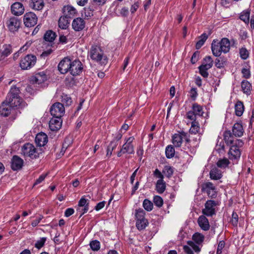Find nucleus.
I'll list each match as a JSON object with an SVG mask.
<instances>
[{
	"label": "nucleus",
	"instance_id": "f704fd0d",
	"mask_svg": "<svg viewBox=\"0 0 254 254\" xmlns=\"http://www.w3.org/2000/svg\"><path fill=\"white\" fill-rule=\"evenodd\" d=\"M173 143L176 147L181 146L183 141V136L179 134H175L172 137Z\"/></svg>",
	"mask_w": 254,
	"mask_h": 254
},
{
	"label": "nucleus",
	"instance_id": "c85d7f7f",
	"mask_svg": "<svg viewBox=\"0 0 254 254\" xmlns=\"http://www.w3.org/2000/svg\"><path fill=\"white\" fill-rule=\"evenodd\" d=\"M235 113L237 116H241L244 111L243 103L241 101H238L235 106Z\"/></svg>",
	"mask_w": 254,
	"mask_h": 254
},
{
	"label": "nucleus",
	"instance_id": "c03bdc74",
	"mask_svg": "<svg viewBox=\"0 0 254 254\" xmlns=\"http://www.w3.org/2000/svg\"><path fill=\"white\" fill-rule=\"evenodd\" d=\"M93 9L92 7L89 6L84 9V12L82 13V16H84L85 18L90 17L93 15Z\"/></svg>",
	"mask_w": 254,
	"mask_h": 254
},
{
	"label": "nucleus",
	"instance_id": "5fc2aeb1",
	"mask_svg": "<svg viewBox=\"0 0 254 254\" xmlns=\"http://www.w3.org/2000/svg\"><path fill=\"white\" fill-rule=\"evenodd\" d=\"M238 219L239 217L238 214L236 212H233L232 215V219L231 222L234 226H237L238 223Z\"/></svg>",
	"mask_w": 254,
	"mask_h": 254
},
{
	"label": "nucleus",
	"instance_id": "39448f33",
	"mask_svg": "<svg viewBox=\"0 0 254 254\" xmlns=\"http://www.w3.org/2000/svg\"><path fill=\"white\" fill-rule=\"evenodd\" d=\"M64 105L60 102L54 104L50 109L51 114L53 117H62L64 113Z\"/></svg>",
	"mask_w": 254,
	"mask_h": 254
},
{
	"label": "nucleus",
	"instance_id": "f3484780",
	"mask_svg": "<svg viewBox=\"0 0 254 254\" xmlns=\"http://www.w3.org/2000/svg\"><path fill=\"white\" fill-rule=\"evenodd\" d=\"M48 142V136L45 133L40 132L35 137V142L39 146H44Z\"/></svg>",
	"mask_w": 254,
	"mask_h": 254
},
{
	"label": "nucleus",
	"instance_id": "b1692460",
	"mask_svg": "<svg viewBox=\"0 0 254 254\" xmlns=\"http://www.w3.org/2000/svg\"><path fill=\"white\" fill-rule=\"evenodd\" d=\"M11 47L10 45H3L2 49L0 50V60H3L5 57H7L11 53Z\"/></svg>",
	"mask_w": 254,
	"mask_h": 254
},
{
	"label": "nucleus",
	"instance_id": "09e8293b",
	"mask_svg": "<svg viewBox=\"0 0 254 254\" xmlns=\"http://www.w3.org/2000/svg\"><path fill=\"white\" fill-rule=\"evenodd\" d=\"M91 249L93 251H98L100 248V244L98 241H92L90 243Z\"/></svg>",
	"mask_w": 254,
	"mask_h": 254
},
{
	"label": "nucleus",
	"instance_id": "49530a36",
	"mask_svg": "<svg viewBox=\"0 0 254 254\" xmlns=\"http://www.w3.org/2000/svg\"><path fill=\"white\" fill-rule=\"evenodd\" d=\"M250 14L249 11H243L241 13L240 16V18L246 23H249L250 20Z\"/></svg>",
	"mask_w": 254,
	"mask_h": 254
},
{
	"label": "nucleus",
	"instance_id": "20e7f679",
	"mask_svg": "<svg viewBox=\"0 0 254 254\" xmlns=\"http://www.w3.org/2000/svg\"><path fill=\"white\" fill-rule=\"evenodd\" d=\"M37 58L33 55H27L22 58L20 62V66L22 69L26 70L32 67L36 64Z\"/></svg>",
	"mask_w": 254,
	"mask_h": 254
},
{
	"label": "nucleus",
	"instance_id": "c9c22d12",
	"mask_svg": "<svg viewBox=\"0 0 254 254\" xmlns=\"http://www.w3.org/2000/svg\"><path fill=\"white\" fill-rule=\"evenodd\" d=\"M148 222L147 219H141L136 220V227L138 230L141 231L144 229L148 225Z\"/></svg>",
	"mask_w": 254,
	"mask_h": 254
},
{
	"label": "nucleus",
	"instance_id": "864d4df0",
	"mask_svg": "<svg viewBox=\"0 0 254 254\" xmlns=\"http://www.w3.org/2000/svg\"><path fill=\"white\" fill-rule=\"evenodd\" d=\"M46 239V238L45 237L41 238L40 240L36 242V243L35 244V247L38 249H41L44 245Z\"/></svg>",
	"mask_w": 254,
	"mask_h": 254
},
{
	"label": "nucleus",
	"instance_id": "ddd939ff",
	"mask_svg": "<svg viewBox=\"0 0 254 254\" xmlns=\"http://www.w3.org/2000/svg\"><path fill=\"white\" fill-rule=\"evenodd\" d=\"M61 117H53L49 122V127L52 131H57L62 127Z\"/></svg>",
	"mask_w": 254,
	"mask_h": 254
},
{
	"label": "nucleus",
	"instance_id": "37998d69",
	"mask_svg": "<svg viewBox=\"0 0 254 254\" xmlns=\"http://www.w3.org/2000/svg\"><path fill=\"white\" fill-rule=\"evenodd\" d=\"M199 129V124L196 121H192L191 123V127L190 129V133L195 134L198 132Z\"/></svg>",
	"mask_w": 254,
	"mask_h": 254
},
{
	"label": "nucleus",
	"instance_id": "72a5a7b5",
	"mask_svg": "<svg viewBox=\"0 0 254 254\" xmlns=\"http://www.w3.org/2000/svg\"><path fill=\"white\" fill-rule=\"evenodd\" d=\"M56 37V34L55 32L52 30L47 31L44 36V39L47 42H53Z\"/></svg>",
	"mask_w": 254,
	"mask_h": 254
},
{
	"label": "nucleus",
	"instance_id": "c756f323",
	"mask_svg": "<svg viewBox=\"0 0 254 254\" xmlns=\"http://www.w3.org/2000/svg\"><path fill=\"white\" fill-rule=\"evenodd\" d=\"M233 133L230 130L225 131L224 133V140L228 145H232L234 143Z\"/></svg>",
	"mask_w": 254,
	"mask_h": 254
},
{
	"label": "nucleus",
	"instance_id": "2f4dec72",
	"mask_svg": "<svg viewBox=\"0 0 254 254\" xmlns=\"http://www.w3.org/2000/svg\"><path fill=\"white\" fill-rule=\"evenodd\" d=\"M122 151L123 152V153L133 154L134 153V146L133 144L125 143L122 146Z\"/></svg>",
	"mask_w": 254,
	"mask_h": 254
},
{
	"label": "nucleus",
	"instance_id": "e433bc0d",
	"mask_svg": "<svg viewBox=\"0 0 254 254\" xmlns=\"http://www.w3.org/2000/svg\"><path fill=\"white\" fill-rule=\"evenodd\" d=\"M192 110L196 116H203V111L202 107L197 103L192 105Z\"/></svg>",
	"mask_w": 254,
	"mask_h": 254
},
{
	"label": "nucleus",
	"instance_id": "338daca9",
	"mask_svg": "<svg viewBox=\"0 0 254 254\" xmlns=\"http://www.w3.org/2000/svg\"><path fill=\"white\" fill-rule=\"evenodd\" d=\"M212 66V65L211 64H207L206 63H203L201 65L199 66L198 68H202L205 70H207L210 68H211Z\"/></svg>",
	"mask_w": 254,
	"mask_h": 254
},
{
	"label": "nucleus",
	"instance_id": "e2e57ef3",
	"mask_svg": "<svg viewBox=\"0 0 254 254\" xmlns=\"http://www.w3.org/2000/svg\"><path fill=\"white\" fill-rule=\"evenodd\" d=\"M213 65V61L210 56H207L203 59V63Z\"/></svg>",
	"mask_w": 254,
	"mask_h": 254
},
{
	"label": "nucleus",
	"instance_id": "f257e3e1",
	"mask_svg": "<svg viewBox=\"0 0 254 254\" xmlns=\"http://www.w3.org/2000/svg\"><path fill=\"white\" fill-rule=\"evenodd\" d=\"M19 88L15 86L11 87L5 101L0 105V115L1 116H8L12 107L22 106V99L19 97Z\"/></svg>",
	"mask_w": 254,
	"mask_h": 254
},
{
	"label": "nucleus",
	"instance_id": "bf43d9fd",
	"mask_svg": "<svg viewBox=\"0 0 254 254\" xmlns=\"http://www.w3.org/2000/svg\"><path fill=\"white\" fill-rule=\"evenodd\" d=\"M242 73L243 75V77L246 78H249V77L250 76V75H251L250 71L249 69L246 68H243L242 69Z\"/></svg>",
	"mask_w": 254,
	"mask_h": 254
},
{
	"label": "nucleus",
	"instance_id": "0eeeda50",
	"mask_svg": "<svg viewBox=\"0 0 254 254\" xmlns=\"http://www.w3.org/2000/svg\"><path fill=\"white\" fill-rule=\"evenodd\" d=\"M71 61L68 57H65L59 63L58 68L61 73L65 74L69 72Z\"/></svg>",
	"mask_w": 254,
	"mask_h": 254
},
{
	"label": "nucleus",
	"instance_id": "de8ad7c7",
	"mask_svg": "<svg viewBox=\"0 0 254 254\" xmlns=\"http://www.w3.org/2000/svg\"><path fill=\"white\" fill-rule=\"evenodd\" d=\"M229 164V160L226 158H224L223 159L219 160L217 163V165L218 167L224 168L226 167Z\"/></svg>",
	"mask_w": 254,
	"mask_h": 254
},
{
	"label": "nucleus",
	"instance_id": "6e6d98bb",
	"mask_svg": "<svg viewBox=\"0 0 254 254\" xmlns=\"http://www.w3.org/2000/svg\"><path fill=\"white\" fill-rule=\"evenodd\" d=\"M225 246V242L224 241H221L218 244L216 254H221L222 250Z\"/></svg>",
	"mask_w": 254,
	"mask_h": 254
},
{
	"label": "nucleus",
	"instance_id": "4468645a",
	"mask_svg": "<svg viewBox=\"0 0 254 254\" xmlns=\"http://www.w3.org/2000/svg\"><path fill=\"white\" fill-rule=\"evenodd\" d=\"M23 159L17 155H14L11 160V168L14 171L20 170L23 166Z\"/></svg>",
	"mask_w": 254,
	"mask_h": 254
},
{
	"label": "nucleus",
	"instance_id": "cd10ccee",
	"mask_svg": "<svg viewBox=\"0 0 254 254\" xmlns=\"http://www.w3.org/2000/svg\"><path fill=\"white\" fill-rule=\"evenodd\" d=\"M69 18L67 17L66 16L64 15L63 16H61L59 20L58 24L60 28H61L62 29H66L68 25L69 24V22L68 20Z\"/></svg>",
	"mask_w": 254,
	"mask_h": 254
},
{
	"label": "nucleus",
	"instance_id": "4d7b16f0",
	"mask_svg": "<svg viewBox=\"0 0 254 254\" xmlns=\"http://www.w3.org/2000/svg\"><path fill=\"white\" fill-rule=\"evenodd\" d=\"M196 116V115L192 110L187 113V118L190 120H192L193 121H195Z\"/></svg>",
	"mask_w": 254,
	"mask_h": 254
},
{
	"label": "nucleus",
	"instance_id": "393cba45",
	"mask_svg": "<svg viewBox=\"0 0 254 254\" xmlns=\"http://www.w3.org/2000/svg\"><path fill=\"white\" fill-rule=\"evenodd\" d=\"M209 175L211 179L214 180H218L222 177L221 171L216 168L212 169L210 171Z\"/></svg>",
	"mask_w": 254,
	"mask_h": 254
},
{
	"label": "nucleus",
	"instance_id": "2eb2a0df",
	"mask_svg": "<svg viewBox=\"0 0 254 254\" xmlns=\"http://www.w3.org/2000/svg\"><path fill=\"white\" fill-rule=\"evenodd\" d=\"M11 10L13 14L18 16L24 13V8L21 3L16 2L11 5Z\"/></svg>",
	"mask_w": 254,
	"mask_h": 254
},
{
	"label": "nucleus",
	"instance_id": "4be33fe9",
	"mask_svg": "<svg viewBox=\"0 0 254 254\" xmlns=\"http://www.w3.org/2000/svg\"><path fill=\"white\" fill-rule=\"evenodd\" d=\"M219 44H220L221 51H222L224 53H228L230 49V42L228 39L224 38L219 42Z\"/></svg>",
	"mask_w": 254,
	"mask_h": 254
},
{
	"label": "nucleus",
	"instance_id": "6ab92c4d",
	"mask_svg": "<svg viewBox=\"0 0 254 254\" xmlns=\"http://www.w3.org/2000/svg\"><path fill=\"white\" fill-rule=\"evenodd\" d=\"M220 44H219L218 40H213L211 44V50L213 55L215 57H219L222 51H221Z\"/></svg>",
	"mask_w": 254,
	"mask_h": 254
},
{
	"label": "nucleus",
	"instance_id": "5701e85b",
	"mask_svg": "<svg viewBox=\"0 0 254 254\" xmlns=\"http://www.w3.org/2000/svg\"><path fill=\"white\" fill-rule=\"evenodd\" d=\"M84 207L83 212L80 213V217H81L84 213H86L89 209V205L87 203V199L84 197H82L78 202V210L80 211L81 207Z\"/></svg>",
	"mask_w": 254,
	"mask_h": 254
},
{
	"label": "nucleus",
	"instance_id": "ea45409f",
	"mask_svg": "<svg viewBox=\"0 0 254 254\" xmlns=\"http://www.w3.org/2000/svg\"><path fill=\"white\" fill-rule=\"evenodd\" d=\"M175 151L174 147L171 145L166 147L165 150V153L167 158H171L174 157Z\"/></svg>",
	"mask_w": 254,
	"mask_h": 254
},
{
	"label": "nucleus",
	"instance_id": "0e129e2a",
	"mask_svg": "<svg viewBox=\"0 0 254 254\" xmlns=\"http://www.w3.org/2000/svg\"><path fill=\"white\" fill-rule=\"evenodd\" d=\"M74 210L73 208H69L66 209L64 212V215L65 217H69L74 213Z\"/></svg>",
	"mask_w": 254,
	"mask_h": 254
},
{
	"label": "nucleus",
	"instance_id": "a211bd4d",
	"mask_svg": "<svg viewBox=\"0 0 254 254\" xmlns=\"http://www.w3.org/2000/svg\"><path fill=\"white\" fill-rule=\"evenodd\" d=\"M198 224L199 227L204 231H207L209 229L210 225L208 220L205 216L201 215L199 216L197 220Z\"/></svg>",
	"mask_w": 254,
	"mask_h": 254
},
{
	"label": "nucleus",
	"instance_id": "1a4fd4ad",
	"mask_svg": "<svg viewBox=\"0 0 254 254\" xmlns=\"http://www.w3.org/2000/svg\"><path fill=\"white\" fill-rule=\"evenodd\" d=\"M217 203L214 200H208L205 204V208L202 210L203 214L207 216H211L215 214V207Z\"/></svg>",
	"mask_w": 254,
	"mask_h": 254
},
{
	"label": "nucleus",
	"instance_id": "3c124183",
	"mask_svg": "<svg viewBox=\"0 0 254 254\" xmlns=\"http://www.w3.org/2000/svg\"><path fill=\"white\" fill-rule=\"evenodd\" d=\"M240 55L243 60H246L249 57V52L245 48H242L240 49Z\"/></svg>",
	"mask_w": 254,
	"mask_h": 254
},
{
	"label": "nucleus",
	"instance_id": "dca6fc26",
	"mask_svg": "<svg viewBox=\"0 0 254 254\" xmlns=\"http://www.w3.org/2000/svg\"><path fill=\"white\" fill-rule=\"evenodd\" d=\"M85 21L80 17L74 19L72 23V28L76 31H80L85 27Z\"/></svg>",
	"mask_w": 254,
	"mask_h": 254
},
{
	"label": "nucleus",
	"instance_id": "7ed1b4c3",
	"mask_svg": "<svg viewBox=\"0 0 254 254\" xmlns=\"http://www.w3.org/2000/svg\"><path fill=\"white\" fill-rule=\"evenodd\" d=\"M90 57L93 60L99 62L101 64H105L107 63V59L103 56V52L100 47L92 46L90 51Z\"/></svg>",
	"mask_w": 254,
	"mask_h": 254
},
{
	"label": "nucleus",
	"instance_id": "6e6552de",
	"mask_svg": "<svg viewBox=\"0 0 254 254\" xmlns=\"http://www.w3.org/2000/svg\"><path fill=\"white\" fill-rule=\"evenodd\" d=\"M69 72L73 76L79 75L83 69V66L81 62L78 60L71 61Z\"/></svg>",
	"mask_w": 254,
	"mask_h": 254
},
{
	"label": "nucleus",
	"instance_id": "680f3d73",
	"mask_svg": "<svg viewBox=\"0 0 254 254\" xmlns=\"http://www.w3.org/2000/svg\"><path fill=\"white\" fill-rule=\"evenodd\" d=\"M46 175H41L38 179H37L35 182L34 183V186H35V185H37L40 183H41L42 181H43L44 180V179H45L46 177Z\"/></svg>",
	"mask_w": 254,
	"mask_h": 254
},
{
	"label": "nucleus",
	"instance_id": "473e14b6",
	"mask_svg": "<svg viewBox=\"0 0 254 254\" xmlns=\"http://www.w3.org/2000/svg\"><path fill=\"white\" fill-rule=\"evenodd\" d=\"M229 154L231 155L234 158L237 159L241 156V152L236 145H233L230 148Z\"/></svg>",
	"mask_w": 254,
	"mask_h": 254
},
{
	"label": "nucleus",
	"instance_id": "bb28decb",
	"mask_svg": "<svg viewBox=\"0 0 254 254\" xmlns=\"http://www.w3.org/2000/svg\"><path fill=\"white\" fill-rule=\"evenodd\" d=\"M44 1L43 0H31L30 6L35 10H40L44 7Z\"/></svg>",
	"mask_w": 254,
	"mask_h": 254
},
{
	"label": "nucleus",
	"instance_id": "f8f14e48",
	"mask_svg": "<svg viewBox=\"0 0 254 254\" xmlns=\"http://www.w3.org/2000/svg\"><path fill=\"white\" fill-rule=\"evenodd\" d=\"M47 75L44 71H40L36 73L31 78V82L33 84H40L47 80Z\"/></svg>",
	"mask_w": 254,
	"mask_h": 254
},
{
	"label": "nucleus",
	"instance_id": "9d476101",
	"mask_svg": "<svg viewBox=\"0 0 254 254\" xmlns=\"http://www.w3.org/2000/svg\"><path fill=\"white\" fill-rule=\"evenodd\" d=\"M202 191L207 193L211 198H215L217 196L216 188L211 182H206L202 185Z\"/></svg>",
	"mask_w": 254,
	"mask_h": 254
},
{
	"label": "nucleus",
	"instance_id": "8fccbe9b",
	"mask_svg": "<svg viewBox=\"0 0 254 254\" xmlns=\"http://www.w3.org/2000/svg\"><path fill=\"white\" fill-rule=\"evenodd\" d=\"M62 101L65 105V106H70L72 103L71 98L67 95L64 94L62 96Z\"/></svg>",
	"mask_w": 254,
	"mask_h": 254
},
{
	"label": "nucleus",
	"instance_id": "a18cd8bd",
	"mask_svg": "<svg viewBox=\"0 0 254 254\" xmlns=\"http://www.w3.org/2000/svg\"><path fill=\"white\" fill-rule=\"evenodd\" d=\"M145 214V213L142 209L139 208L138 209H136L135 210V214L136 220L141 219H146L144 217Z\"/></svg>",
	"mask_w": 254,
	"mask_h": 254
},
{
	"label": "nucleus",
	"instance_id": "58836bf2",
	"mask_svg": "<svg viewBox=\"0 0 254 254\" xmlns=\"http://www.w3.org/2000/svg\"><path fill=\"white\" fill-rule=\"evenodd\" d=\"M204 239V236L199 233H195L192 236V240L194 242L198 245H199L202 243Z\"/></svg>",
	"mask_w": 254,
	"mask_h": 254
},
{
	"label": "nucleus",
	"instance_id": "603ef678",
	"mask_svg": "<svg viewBox=\"0 0 254 254\" xmlns=\"http://www.w3.org/2000/svg\"><path fill=\"white\" fill-rule=\"evenodd\" d=\"M153 202L155 205L158 207H161L163 204V200L161 197L156 195L154 197Z\"/></svg>",
	"mask_w": 254,
	"mask_h": 254
},
{
	"label": "nucleus",
	"instance_id": "9b49d317",
	"mask_svg": "<svg viewBox=\"0 0 254 254\" xmlns=\"http://www.w3.org/2000/svg\"><path fill=\"white\" fill-rule=\"evenodd\" d=\"M20 21L16 17H12L6 22L7 26L11 32L17 31L20 26Z\"/></svg>",
	"mask_w": 254,
	"mask_h": 254
},
{
	"label": "nucleus",
	"instance_id": "aec40b11",
	"mask_svg": "<svg viewBox=\"0 0 254 254\" xmlns=\"http://www.w3.org/2000/svg\"><path fill=\"white\" fill-rule=\"evenodd\" d=\"M232 133L236 137H241L243 135L244 129L240 123H235L232 128Z\"/></svg>",
	"mask_w": 254,
	"mask_h": 254
},
{
	"label": "nucleus",
	"instance_id": "052dcab7",
	"mask_svg": "<svg viewBox=\"0 0 254 254\" xmlns=\"http://www.w3.org/2000/svg\"><path fill=\"white\" fill-rule=\"evenodd\" d=\"M154 175L157 178H158L159 180H163L164 176L161 172L157 169H156L154 172Z\"/></svg>",
	"mask_w": 254,
	"mask_h": 254
},
{
	"label": "nucleus",
	"instance_id": "412c9836",
	"mask_svg": "<svg viewBox=\"0 0 254 254\" xmlns=\"http://www.w3.org/2000/svg\"><path fill=\"white\" fill-rule=\"evenodd\" d=\"M76 11V9L73 6L70 5L64 6L63 8L64 15L69 18L73 17L75 14Z\"/></svg>",
	"mask_w": 254,
	"mask_h": 254
},
{
	"label": "nucleus",
	"instance_id": "a19ab883",
	"mask_svg": "<svg viewBox=\"0 0 254 254\" xmlns=\"http://www.w3.org/2000/svg\"><path fill=\"white\" fill-rule=\"evenodd\" d=\"M143 208L147 211H150L153 208V203L148 199H145L142 204Z\"/></svg>",
	"mask_w": 254,
	"mask_h": 254
},
{
	"label": "nucleus",
	"instance_id": "4c0bfd02",
	"mask_svg": "<svg viewBox=\"0 0 254 254\" xmlns=\"http://www.w3.org/2000/svg\"><path fill=\"white\" fill-rule=\"evenodd\" d=\"M208 38V36L205 33L202 34L199 36V40L197 42L195 45V48L197 50L199 49L201 46L204 44L205 41Z\"/></svg>",
	"mask_w": 254,
	"mask_h": 254
},
{
	"label": "nucleus",
	"instance_id": "79ce46f5",
	"mask_svg": "<svg viewBox=\"0 0 254 254\" xmlns=\"http://www.w3.org/2000/svg\"><path fill=\"white\" fill-rule=\"evenodd\" d=\"M163 173L166 177L170 178L173 174L174 169L173 167L170 166H165L163 170Z\"/></svg>",
	"mask_w": 254,
	"mask_h": 254
},
{
	"label": "nucleus",
	"instance_id": "a878e982",
	"mask_svg": "<svg viewBox=\"0 0 254 254\" xmlns=\"http://www.w3.org/2000/svg\"><path fill=\"white\" fill-rule=\"evenodd\" d=\"M241 87L244 93L249 95L251 94L252 85L247 80H243L241 83Z\"/></svg>",
	"mask_w": 254,
	"mask_h": 254
},
{
	"label": "nucleus",
	"instance_id": "13d9d810",
	"mask_svg": "<svg viewBox=\"0 0 254 254\" xmlns=\"http://www.w3.org/2000/svg\"><path fill=\"white\" fill-rule=\"evenodd\" d=\"M189 245L192 247L193 250L195 252H199L200 251V248L197 245L194 243V242L190 241L188 242Z\"/></svg>",
	"mask_w": 254,
	"mask_h": 254
},
{
	"label": "nucleus",
	"instance_id": "774afa93",
	"mask_svg": "<svg viewBox=\"0 0 254 254\" xmlns=\"http://www.w3.org/2000/svg\"><path fill=\"white\" fill-rule=\"evenodd\" d=\"M139 7V3L136 2L132 4L130 8V12L131 13H134Z\"/></svg>",
	"mask_w": 254,
	"mask_h": 254
},
{
	"label": "nucleus",
	"instance_id": "f03ea898",
	"mask_svg": "<svg viewBox=\"0 0 254 254\" xmlns=\"http://www.w3.org/2000/svg\"><path fill=\"white\" fill-rule=\"evenodd\" d=\"M21 154L25 157H29L32 159L38 158L42 153L41 149L36 148L32 144L27 143L21 147Z\"/></svg>",
	"mask_w": 254,
	"mask_h": 254
},
{
	"label": "nucleus",
	"instance_id": "7c9ffc66",
	"mask_svg": "<svg viewBox=\"0 0 254 254\" xmlns=\"http://www.w3.org/2000/svg\"><path fill=\"white\" fill-rule=\"evenodd\" d=\"M156 189L159 193H162L166 190V183L163 180H158L156 184Z\"/></svg>",
	"mask_w": 254,
	"mask_h": 254
},
{
	"label": "nucleus",
	"instance_id": "423d86ee",
	"mask_svg": "<svg viewBox=\"0 0 254 254\" xmlns=\"http://www.w3.org/2000/svg\"><path fill=\"white\" fill-rule=\"evenodd\" d=\"M23 22L25 26L27 27H33L37 23V17L33 12L26 13L23 16Z\"/></svg>",
	"mask_w": 254,
	"mask_h": 254
},
{
	"label": "nucleus",
	"instance_id": "69168bd1",
	"mask_svg": "<svg viewBox=\"0 0 254 254\" xmlns=\"http://www.w3.org/2000/svg\"><path fill=\"white\" fill-rule=\"evenodd\" d=\"M190 94L191 98L194 100L197 96L196 89L195 88H191L190 91Z\"/></svg>",
	"mask_w": 254,
	"mask_h": 254
}]
</instances>
